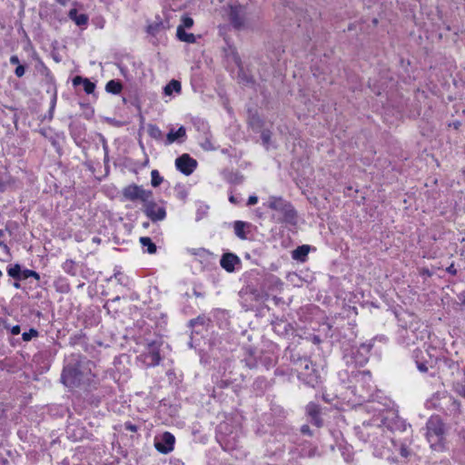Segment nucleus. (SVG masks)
<instances>
[{"label":"nucleus","mask_w":465,"mask_h":465,"mask_svg":"<svg viewBox=\"0 0 465 465\" xmlns=\"http://www.w3.org/2000/svg\"><path fill=\"white\" fill-rule=\"evenodd\" d=\"M92 365L94 363L85 356L79 353L70 354L64 359L62 383L70 389L79 387L91 373Z\"/></svg>","instance_id":"f257e3e1"},{"label":"nucleus","mask_w":465,"mask_h":465,"mask_svg":"<svg viewBox=\"0 0 465 465\" xmlns=\"http://www.w3.org/2000/svg\"><path fill=\"white\" fill-rule=\"evenodd\" d=\"M426 430V439L433 450L438 452L447 450V429L440 416H431L427 420Z\"/></svg>","instance_id":"f03ea898"},{"label":"nucleus","mask_w":465,"mask_h":465,"mask_svg":"<svg viewBox=\"0 0 465 465\" xmlns=\"http://www.w3.org/2000/svg\"><path fill=\"white\" fill-rule=\"evenodd\" d=\"M267 206L275 213L272 219L278 223L294 225L297 223V212L293 205L282 197L270 196Z\"/></svg>","instance_id":"7ed1b4c3"},{"label":"nucleus","mask_w":465,"mask_h":465,"mask_svg":"<svg viewBox=\"0 0 465 465\" xmlns=\"http://www.w3.org/2000/svg\"><path fill=\"white\" fill-rule=\"evenodd\" d=\"M228 17L233 28L242 30L253 20V13L247 5H231L228 9Z\"/></svg>","instance_id":"20e7f679"},{"label":"nucleus","mask_w":465,"mask_h":465,"mask_svg":"<svg viewBox=\"0 0 465 465\" xmlns=\"http://www.w3.org/2000/svg\"><path fill=\"white\" fill-rule=\"evenodd\" d=\"M298 371V377L305 384L314 388L319 383V373L307 357L299 358L295 362Z\"/></svg>","instance_id":"39448f33"},{"label":"nucleus","mask_w":465,"mask_h":465,"mask_svg":"<svg viewBox=\"0 0 465 465\" xmlns=\"http://www.w3.org/2000/svg\"><path fill=\"white\" fill-rule=\"evenodd\" d=\"M123 198L126 201H141L143 204L153 197V192L145 190L142 185L131 183L122 190Z\"/></svg>","instance_id":"423d86ee"},{"label":"nucleus","mask_w":465,"mask_h":465,"mask_svg":"<svg viewBox=\"0 0 465 465\" xmlns=\"http://www.w3.org/2000/svg\"><path fill=\"white\" fill-rule=\"evenodd\" d=\"M143 213L153 222L157 223L163 221L166 218V209L164 206H160L158 203L153 199H148L143 204Z\"/></svg>","instance_id":"0eeeda50"},{"label":"nucleus","mask_w":465,"mask_h":465,"mask_svg":"<svg viewBox=\"0 0 465 465\" xmlns=\"http://www.w3.org/2000/svg\"><path fill=\"white\" fill-rule=\"evenodd\" d=\"M160 347L161 344L157 341H153L148 344L146 351L142 354L143 362L146 364V366L154 367L160 363L162 360L160 354Z\"/></svg>","instance_id":"6e6552de"},{"label":"nucleus","mask_w":465,"mask_h":465,"mask_svg":"<svg viewBox=\"0 0 465 465\" xmlns=\"http://www.w3.org/2000/svg\"><path fill=\"white\" fill-rule=\"evenodd\" d=\"M197 161L188 153H183L175 160V166L184 175L192 174L197 167Z\"/></svg>","instance_id":"1a4fd4ad"},{"label":"nucleus","mask_w":465,"mask_h":465,"mask_svg":"<svg viewBox=\"0 0 465 465\" xmlns=\"http://www.w3.org/2000/svg\"><path fill=\"white\" fill-rule=\"evenodd\" d=\"M174 443V436L171 432L165 431L159 440H155L154 446L159 452L167 454L173 450Z\"/></svg>","instance_id":"9d476101"},{"label":"nucleus","mask_w":465,"mask_h":465,"mask_svg":"<svg viewBox=\"0 0 465 465\" xmlns=\"http://www.w3.org/2000/svg\"><path fill=\"white\" fill-rule=\"evenodd\" d=\"M306 413L312 424L318 428L323 426V420L321 417L322 408L319 404L312 401L309 402L306 406Z\"/></svg>","instance_id":"9b49d317"},{"label":"nucleus","mask_w":465,"mask_h":465,"mask_svg":"<svg viewBox=\"0 0 465 465\" xmlns=\"http://www.w3.org/2000/svg\"><path fill=\"white\" fill-rule=\"evenodd\" d=\"M373 347L371 342L361 343L353 352L355 362L359 365H364L368 362L371 351Z\"/></svg>","instance_id":"f8f14e48"},{"label":"nucleus","mask_w":465,"mask_h":465,"mask_svg":"<svg viewBox=\"0 0 465 465\" xmlns=\"http://www.w3.org/2000/svg\"><path fill=\"white\" fill-rule=\"evenodd\" d=\"M241 260L240 258L232 253V252H226L223 254L220 264L223 269H224L228 272H232L235 270V265L240 264Z\"/></svg>","instance_id":"ddd939ff"},{"label":"nucleus","mask_w":465,"mask_h":465,"mask_svg":"<svg viewBox=\"0 0 465 465\" xmlns=\"http://www.w3.org/2000/svg\"><path fill=\"white\" fill-rule=\"evenodd\" d=\"M252 224L248 222L235 221L232 223L234 234L241 240H247L248 234L251 232Z\"/></svg>","instance_id":"4468645a"},{"label":"nucleus","mask_w":465,"mask_h":465,"mask_svg":"<svg viewBox=\"0 0 465 465\" xmlns=\"http://www.w3.org/2000/svg\"><path fill=\"white\" fill-rule=\"evenodd\" d=\"M186 139V129L183 126L178 128V130L174 131L171 129L170 132L166 135V140L164 142L165 145H170L173 143H182Z\"/></svg>","instance_id":"2eb2a0df"},{"label":"nucleus","mask_w":465,"mask_h":465,"mask_svg":"<svg viewBox=\"0 0 465 465\" xmlns=\"http://www.w3.org/2000/svg\"><path fill=\"white\" fill-rule=\"evenodd\" d=\"M299 447H301L299 458H313L319 454L318 448L310 441L304 440L299 444Z\"/></svg>","instance_id":"dca6fc26"},{"label":"nucleus","mask_w":465,"mask_h":465,"mask_svg":"<svg viewBox=\"0 0 465 465\" xmlns=\"http://www.w3.org/2000/svg\"><path fill=\"white\" fill-rule=\"evenodd\" d=\"M272 325L273 331L281 336L287 335L292 330L291 323L282 319L272 322Z\"/></svg>","instance_id":"f3484780"},{"label":"nucleus","mask_w":465,"mask_h":465,"mask_svg":"<svg viewBox=\"0 0 465 465\" xmlns=\"http://www.w3.org/2000/svg\"><path fill=\"white\" fill-rule=\"evenodd\" d=\"M74 86L83 84L84 90L87 94H91L94 92L95 84L91 82L88 78H84L80 75L75 76L73 79Z\"/></svg>","instance_id":"a211bd4d"},{"label":"nucleus","mask_w":465,"mask_h":465,"mask_svg":"<svg viewBox=\"0 0 465 465\" xmlns=\"http://www.w3.org/2000/svg\"><path fill=\"white\" fill-rule=\"evenodd\" d=\"M68 17L78 26L86 25L89 20L86 14H78L77 9L75 8H73L69 11Z\"/></svg>","instance_id":"6ab92c4d"},{"label":"nucleus","mask_w":465,"mask_h":465,"mask_svg":"<svg viewBox=\"0 0 465 465\" xmlns=\"http://www.w3.org/2000/svg\"><path fill=\"white\" fill-rule=\"evenodd\" d=\"M412 357L415 361L416 367L421 373L428 371L427 362L423 361V352L421 350L416 349L412 352Z\"/></svg>","instance_id":"aec40b11"},{"label":"nucleus","mask_w":465,"mask_h":465,"mask_svg":"<svg viewBox=\"0 0 465 465\" xmlns=\"http://www.w3.org/2000/svg\"><path fill=\"white\" fill-rule=\"evenodd\" d=\"M417 339L418 337L413 330L405 329L401 334V341L407 347L414 344Z\"/></svg>","instance_id":"412c9836"},{"label":"nucleus","mask_w":465,"mask_h":465,"mask_svg":"<svg viewBox=\"0 0 465 465\" xmlns=\"http://www.w3.org/2000/svg\"><path fill=\"white\" fill-rule=\"evenodd\" d=\"M443 401L450 405L449 411L453 415H460L461 413L460 402L452 396H444Z\"/></svg>","instance_id":"4be33fe9"},{"label":"nucleus","mask_w":465,"mask_h":465,"mask_svg":"<svg viewBox=\"0 0 465 465\" xmlns=\"http://www.w3.org/2000/svg\"><path fill=\"white\" fill-rule=\"evenodd\" d=\"M36 68L37 71L45 77V81L47 84L54 85V77L52 74L50 69L45 64V63L42 60H39Z\"/></svg>","instance_id":"5701e85b"},{"label":"nucleus","mask_w":465,"mask_h":465,"mask_svg":"<svg viewBox=\"0 0 465 465\" xmlns=\"http://www.w3.org/2000/svg\"><path fill=\"white\" fill-rule=\"evenodd\" d=\"M176 36L181 42L193 44L196 42V36L192 33L185 32L182 26H178L176 30Z\"/></svg>","instance_id":"b1692460"},{"label":"nucleus","mask_w":465,"mask_h":465,"mask_svg":"<svg viewBox=\"0 0 465 465\" xmlns=\"http://www.w3.org/2000/svg\"><path fill=\"white\" fill-rule=\"evenodd\" d=\"M309 251H310L309 245L298 246L292 252V258L296 261L304 262L308 256Z\"/></svg>","instance_id":"393cba45"},{"label":"nucleus","mask_w":465,"mask_h":465,"mask_svg":"<svg viewBox=\"0 0 465 465\" xmlns=\"http://www.w3.org/2000/svg\"><path fill=\"white\" fill-rule=\"evenodd\" d=\"M123 89V84L119 80H110L105 84V91L113 94H118Z\"/></svg>","instance_id":"a878e982"},{"label":"nucleus","mask_w":465,"mask_h":465,"mask_svg":"<svg viewBox=\"0 0 465 465\" xmlns=\"http://www.w3.org/2000/svg\"><path fill=\"white\" fill-rule=\"evenodd\" d=\"M140 243L142 244L143 248H146V252L150 254H153L157 251V247L154 242H153L152 239L150 237H141L139 239Z\"/></svg>","instance_id":"bb28decb"},{"label":"nucleus","mask_w":465,"mask_h":465,"mask_svg":"<svg viewBox=\"0 0 465 465\" xmlns=\"http://www.w3.org/2000/svg\"><path fill=\"white\" fill-rule=\"evenodd\" d=\"M173 92H181V83L177 80H172L163 88V94L165 95H172Z\"/></svg>","instance_id":"cd10ccee"},{"label":"nucleus","mask_w":465,"mask_h":465,"mask_svg":"<svg viewBox=\"0 0 465 465\" xmlns=\"http://www.w3.org/2000/svg\"><path fill=\"white\" fill-rule=\"evenodd\" d=\"M7 274L15 281H21L22 266L19 263L9 265L6 269Z\"/></svg>","instance_id":"c85d7f7f"},{"label":"nucleus","mask_w":465,"mask_h":465,"mask_svg":"<svg viewBox=\"0 0 465 465\" xmlns=\"http://www.w3.org/2000/svg\"><path fill=\"white\" fill-rule=\"evenodd\" d=\"M62 268L64 272L75 276L77 274L76 263L73 260H66L63 264Z\"/></svg>","instance_id":"c756f323"},{"label":"nucleus","mask_w":465,"mask_h":465,"mask_svg":"<svg viewBox=\"0 0 465 465\" xmlns=\"http://www.w3.org/2000/svg\"><path fill=\"white\" fill-rule=\"evenodd\" d=\"M147 133L152 138L158 140V141L162 140L163 136V132L160 130V128L156 124H148Z\"/></svg>","instance_id":"7c9ffc66"},{"label":"nucleus","mask_w":465,"mask_h":465,"mask_svg":"<svg viewBox=\"0 0 465 465\" xmlns=\"http://www.w3.org/2000/svg\"><path fill=\"white\" fill-rule=\"evenodd\" d=\"M355 377L358 382L361 381L362 383H365L370 388V382L371 381V374L369 371H359Z\"/></svg>","instance_id":"2f4dec72"},{"label":"nucleus","mask_w":465,"mask_h":465,"mask_svg":"<svg viewBox=\"0 0 465 465\" xmlns=\"http://www.w3.org/2000/svg\"><path fill=\"white\" fill-rule=\"evenodd\" d=\"M238 78H239L240 83L244 85H252L254 84L253 77L251 75H248L242 70L239 71Z\"/></svg>","instance_id":"473e14b6"},{"label":"nucleus","mask_w":465,"mask_h":465,"mask_svg":"<svg viewBox=\"0 0 465 465\" xmlns=\"http://www.w3.org/2000/svg\"><path fill=\"white\" fill-rule=\"evenodd\" d=\"M56 102H57V90H56V87L54 85V89L52 91V98H51V103H50V109H49V112H48V118L50 120L53 119L54 108H55V105H56Z\"/></svg>","instance_id":"72a5a7b5"},{"label":"nucleus","mask_w":465,"mask_h":465,"mask_svg":"<svg viewBox=\"0 0 465 465\" xmlns=\"http://www.w3.org/2000/svg\"><path fill=\"white\" fill-rule=\"evenodd\" d=\"M162 29H163V22H155L153 24H151L147 26V33L155 35H157Z\"/></svg>","instance_id":"f704fd0d"},{"label":"nucleus","mask_w":465,"mask_h":465,"mask_svg":"<svg viewBox=\"0 0 465 465\" xmlns=\"http://www.w3.org/2000/svg\"><path fill=\"white\" fill-rule=\"evenodd\" d=\"M151 184L153 187H158L163 181V178L160 175L157 170L151 172Z\"/></svg>","instance_id":"c9c22d12"},{"label":"nucleus","mask_w":465,"mask_h":465,"mask_svg":"<svg viewBox=\"0 0 465 465\" xmlns=\"http://www.w3.org/2000/svg\"><path fill=\"white\" fill-rule=\"evenodd\" d=\"M38 331L35 328H31L28 331L22 333V339L24 341H30L33 338L38 337Z\"/></svg>","instance_id":"e433bc0d"},{"label":"nucleus","mask_w":465,"mask_h":465,"mask_svg":"<svg viewBox=\"0 0 465 465\" xmlns=\"http://www.w3.org/2000/svg\"><path fill=\"white\" fill-rule=\"evenodd\" d=\"M227 180L234 184H241L243 182V176L240 173H230Z\"/></svg>","instance_id":"4c0bfd02"},{"label":"nucleus","mask_w":465,"mask_h":465,"mask_svg":"<svg viewBox=\"0 0 465 465\" xmlns=\"http://www.w3.org/2000/svg\"><path fill=\"white\" fill-rule=\"evenodd\" d=\"M271 138H272V132L270 130L264 129L262 131L261 139H262V144L264 146H266L267 148L270 145Z\"/></svg>","instance_id":"58836bf2"},{"label":"nucleus","mask_w":465,"mask_h":465,"mask_svg":"<svg viewBox=\"0 0 465 465\" xmlns=\"http://www.w3.org/2000/svg\"><path fill=\"white\" fill-rule=\"evenodd\" d=\"M249 124L252 129H260L262 126V121L256 114L252 115L249 120Z\"/></svg>","instance_id":"ea45409f"},{"label":"nucleus","mask_w":465,"mask_h":465,"mask_svg":"<svg viewBox=\"0 0 465 465\" xmlns=\"http://www.w3.org/2000/svg\"><path fill=\"white\" fill-rule=\"evenodd\" d=\"M181 25L183 29L191 28L193 25V19L188 15H183L181 19Z\"/></svg>","instance_id":"a19ab883"},{"label":"nucleus","mask_w":465,"mask_h":465,"mask_svg":"<svg viewBox=\"0 0 465 465\" xmlns=\"http://www.w3.org/2000/svg\"><path fill=\"white\" fill-rule=\"evenodd\" d=\"M400 454L403 458H408L411 455V450L405 444H401L400 447Z\"/></svg>","instance_id":"79ce46f5"},{"label":"nucleus","mask_w":465,"mask_h":465,"mask_svg":"<svg viewBox=\"0 0 465 465\" xmlns=\"http://www.w3.org/2000/svg\"><path fill=\"white\" fill-rule=\"evenodd\" d=\"M191 327H194L196 325H203L204 324V318L203 317H197L195 319H192L189 322Z\"/></svg>","instance_id":"37998d69"},{"label":"nucleus","mask_w":465,"mask_h":465,"mask_svg":"<svg viewBox=\"0 0 465 465\" xmlns=\"http://www.w3.org/2000/svg\"><path fill=\"white\" fill-rule=\"evenodd\" d=\"M25 66L23 64H18L15 70V74L20 78L25 75Z\"/></svg>","instance_id":"c03bdc74"},{"label":"nucleus","mask_w":465,"mask_h":465,"mask_svg":"<svg viewBox=\"0 0 465 465\" xmlns=\"http://www.w3.org/2000/svg\"><path fill=\"white\" fill-rule=\"evenodd\" d=\"M124 427L126 430H129L132 432H136L138 430V427L136 425L133 424L131 421L124 422Z\"/></svg>","instance_id":"a18cd8bd"},{"label":"nucleus","mask_w":465,"mask_h":465,"mask_svg":"<svg viewBox=\"0 0 465 465\" xmlns=\"http://www.w3.org/2000/svg\"><path fill=\"white\" fill-rule=\"evenodd\" d=\"M285 14L289 15L290 12L293 13L295 15L296 20L298 22H301V19L299 18L300 15H302V10L294 11L291 6L284 9Z\"/></svg>","instance_id":"49530a36"},{"label":"nucleus","mask_w":465,"mask_h":465,"mask_svg":"<svg viewBox=\"0 0 465 465\" xmlns=\"http://www.w3.org/2000/svg\"><path fill=\"white\" fill-rule=\"evenodd\" d=\"M244 362H245V366H247L250 369H254L257 367V361L253 358L246 359L244 361Z\"/></svg>","instance_id":"de8ad7c7"},{"label":"nucleus","mask_w":465,"mask_h":465,"mask_svg":"<svg viewBox=\"0 0 465 465\" xmlns=\"http://www.w3.org/2000/svg\"><path fill=\"white\" fill-rule=\"evenodd\" d=\"M301 432H302V434L307 435V436H310V437H312V436L313 435V433H312V430H311L310 426H309V425H307V424H304V425H302V426L301 427Z\"/></svg>","instance_id":"09e8293b"},{"label":"nucleus","mask_w":465,"mask_h":465,"mask_svg":"<svg viewBox=\"0 0 465 465\" xmlns=\"http://www.w3.org/2000/svg\"><path fill=\"white\" fill-rule=\"evenodd\" d=\"M455 391L461 397L465 399V385L457 384L455 386Z\"/></svg>","instance_id":"8fccbe9b"},{"label":"nucleus","mask_w":465,"mask_h":465,"mask_svg":"<svg viewBox=\"0 0 465 465\" xmlns=\"http://www.w3.org/2000/svg\"><path fill=\"white\" fill-rule=\"evenodd\" d=\"M32 271L33 270H29V269H22L21 281L30 278L31 275H33Z\"/></svg>","instance_id":"3c124183"},{"label":"nucleus","mask_w":465,"mask_h":465,"mask_svg":"<svg viewBox=\"0 0 465 465\" xmlns=\"http://www.w3.org/2000/svg\"><path fill=\"white\" fill-rule=\"evenodd\" d=\"M301 450V447H293L292 449H290L289 450V454L292 455V457L294 459V458H299V450Z\"/></svg>","instance_id":"603ef678"},{"label":"nucleus","mask_w":465,"mask_h":465,"mask_svg":"<svg viewBox=\"0 0 465 465\" xmlns=\"http://www.w3.org/2000/svg\"><path fill=\"white\" fill-rule=\"evenodd\" d=\"M258 203V197L256 195H251L249 196L248 198V201H247V205L248 206H252V205H254Z\"/></svg>","instance_id":"864d4df0"},{"label":"nucleus","mask_w":465,"mask_h":465,"mask_svg":"<svg viewBox=\"0 0 465 465\" xmlns=\"http://www.w3.org/2000/svg\"><path fill=\"white\" fill-rule=\"evenodd\" d=\"M446 272L451 275H456L458 272L453 262L449 267L446 268Z\"/></svg>","instance_id":"5fc2aeb1"},{"label":"nucleus","mask_w":465,"mask_h":465,"mask_svg":"<svg viewBox=\"0 0 465 465\" xmlns=\"http://www.w3.org/2000/svg\"><path fill=\"white\" fill-rule=\"evenodd\" d=\"M20 331H21V328L19 325H15L11 329V333L13 335H18L20 333Z\"/></svg>","instance_id":"6e6d98bb"},{"label":"nucleus","mask_w":465,"mask_h":465,"mask_svg":"<svg viewBox=\"0 0 465 465\" xmlns=\"http://www.w3.org/2000/svg\"><path fill=\"white\" fill-rule=\"evenodd\" d=\"M9 61H10V64H17V65L20 64V61H19V58L17 55H12L10 57Z\"/></svg>","instance_id":"4d7b16f0"},{"label":"nucleus","mask_w":465,"mask_h":465,"mask_svg":"<svg viewBox=\"0 0 465 465\" xmlns=\"http://www.w3.org/2000/svg\"><path fill=\"white\" fill-rule=\"evenodd\" d=\"M5 189H6V183L2 179H0V193L5 192Z\"/></svg>","instance_id":"13d9d810"},{"label":"nucleus","mask_w":465,"mask_h":465,"mask_svg":"<svg viewBox=\"0 0 465 465\" xmlns=\"http://www.w3.org/2000/svg\"><path fill=\"white\" fill-rule=\"evenodd\" d=\"M229 201L233 204L239 203V200L234 195H230Z\"/></svg>","instance_id":"bf43d9fd"},{"label":"nucleus","mask_w":465,"mask_h":465,"mask_svg":"<svg viewBox=\"0 0 465 465\" xmlns=\"http://www.w3.org/2000/svg\"><path fill=\"white\" fill-rule=\"evenodd\" d=\"M82 338V335H75L74 337H72L71 338V343L72 344H75L77 343V341L80 340Z\"/></svg>","instance_id":"052dcab7"},{"label":"nucleus","mask_w":465,"mask_h":465,"mask_svg":"<svg viewBox=\"0 0 465 465\" xmlns=\"http://www.w3.org/2000/svg\"><path fill=\"white\" fill-rule=\"evenodd\" d=\"M193 295H195L196 297H200V298L204 297V293L198 292L195 288L193 289Z\"/></svg>","instance_id":"680f3d73"},{"label":"nucleus","mask_w":465,"mask_h":465,"mask_svg":"<svg viewBox=\"0 0 465 465\" xmlns=\"http://www.w3.org/2000/svg\"><path fill=\"white\" fill-rule=\"evenodd\" d=\"M32 274L31 277L35 278V280L39 281L40 280V275L38 272H36L35 271H32Z\"/></svg>","instance_id":"e2e57ef3"},{"label":"nucleus","mask_w":465,"mask_h":465,"mask_svg":"<svg viewBox=\"0 0 465 465\" xmlns=\"http://www.w3.org/2000/svg\"><path fill=\"white\" fill-rule=\"evenodd\" d=\"M58 4L62 5H66L67 3L70 1V0H55Z\"/></svg>","instance_id":"0e129e2a"},{"label":"nucleus","mask_w":465,"mask_h":465,"mask_svg":"<svg viewBox=\"0 0 465 465\" xmlns=\"http://www.w3.org/2000/svg\"><path fill=\"white\" fill-rule=\"evenodd\" d=\"M459 298L462 301V303H465V291L459 296Z\"/></svg>","instance_id":"69168bd1"},{"label":"nucleus","mask_w":465,"mask_h":465,"mask_svg":"<svg viewBox=\"0 0 465 465\" xmlns=\"http://www.w3.org/2000/svg\"><path fill=\"white\" fill-rule=\"evenodd\" d=\"M400 422H401V426H400V427L401 428V430H406V428H407V425H406V424H405V422H404V421H402V420H401V421H400Z\"/></svg>","instance_id":"338daca9"},{"label":"nucleus","mask_w":465,"mask_h":465,"mask_svg":"<svg viewBox=\"0 0 465 465\" xmlns=\"http://www.w3.org/2000/svg\"><path fill=\"white\" fill-rule=\"evenodd\" d=\"M13 285L15 289H19L21 287L19 281H15Z\"/></svg>","instance_id":"774afa93"}]
</instances>
